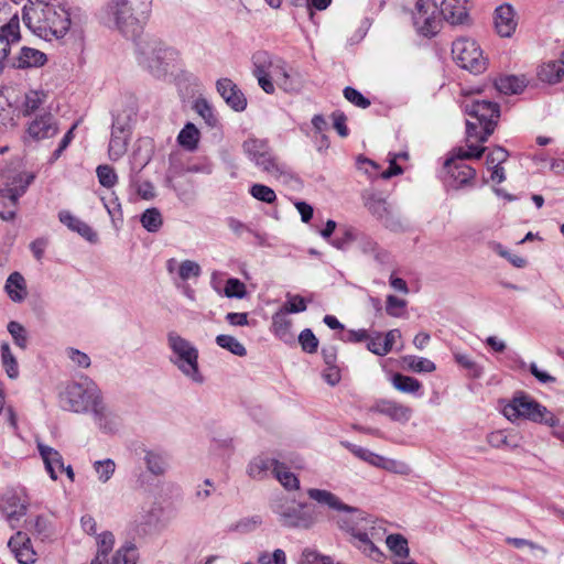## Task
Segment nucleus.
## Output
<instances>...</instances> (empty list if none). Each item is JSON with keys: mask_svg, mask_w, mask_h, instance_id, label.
Returning a JSON list of instances; mask_svg holds the SVG:
<instances>
[{"mask_svg": "<svg viewBox=\"0 0 564 564\" xmlns=\"http://www.w3.org/2000/svg\"><path fill=\"white\" fill-rule=\"evenodd\" d=\"M402 361L408 369L417 373H430L436 369V366L432 360L415 355H406L402 357Z\"/></svg>", "mask_w": 564, "mask_h": 564, "instance_id": "obj_40", "label": "nucleus"}, {"mask_svg": "<svg viewBox=\"0 0 564 564\" xmlns=\"http://www.w3.org/2000/svg\"><path fill=\"white\" fill-rule=\"evenodd\" d=\"M391 383L394 389L402 393L416 394L422 388V383L417 379L402 373H394Z\"/></svg>", "mask_w": 564, "mask_h": 564, "instance_id": "obj_36", "label": "nucleus"}, {"mask_svg": "<svg viewBox=\"0 0 564 564\" xmlns=\"http://www.w3.org/2000/svg\"><path fill=\"white\" fill-rule=\"evenodd\" d=\"M285 311L279 310L272 316L271 332L272 334L285 344L294 341V334L292 332V319L288 316Z\"/></svg>", "mask_w": 564, "mask_h": 564, "instance_id": "obj_30", "label": "nucleus"}, {"mask_svg": "<svg viewBox=\"0 0 564 564\" xmlns=\"http://www.w3.org/2000/svg\"><path fill=\"white\" fill-rule=\"evenodd\" d=\"M96 173L100 185L104 187L112 188L118 182V175L110 165H99Z\"/></svg>", "mask_w": 564, "mask_h": 564, "instance_id": "obj_52", "label": "nucleus"}, {"mask_svg": "<svg viewBox=\"0 0 564 564\" xmlns=\"http://www.w3.org/2000/svg\"><path fill=\"white\" fill-rule=\"evenodd\" d=\"M539 78L549 84H554L564 78V53L558 61H550L542 64L538 70Z\"/></svg>", "mask_w": 564, "mask_h": 564, "instance_id": "obj_32", "label": "nucleus"}, {"mask_svg": "<svg viewBox=\"0 0 564 564\" xmlns=\"http://www.w3.org/2000/svg\"><path fill=\"white\" fill-rule=\"evenodd\" d=\"M307 496L311 500L315 501L319 506L327 507L329 510L336 511L337 514L333 517L336 522L338 518L354 520V519H366V512L359 508L345 503L338 496L326 489L310 488Z\"/></svg>", "mask_w": 564, "mask_h": 564, "instance_id": "obj_14", "label": "nucleus"}, {"mask_svg": "<svg viewBox=\"0 0 564 564\" xmlns=\"http://www.w3.org/2000/svg\"><path fill=\"white\" fill-rule=\"evenodd\" d=\"M46 55L43 52L24 46L21 48L14 65L18 68L41 67L46 63Z\"/></svg>", "mask_w": 564, "mask_h": 564, "instance_id": "obj_33", "label": "nucleus"}, {"mask_svg": "<svg viewBox=\"0 0 564 564\" xmlns=\"http://www.w3.org/2000/svg\"><path fill=\"white\" fill-rule=\"evenodd\" d=\"M252 63V74L267 94L274 93L273 82L284 91L300 90L301 82L296 78L297 75L290 74L286 63L281 58L272 57L269 53L260 51L253 54Z\"/></svg>", "mask_w": 564, "mask_h": 564, "instance_id": "obj_2", "label": "nucleus"}, {"mask_svg": "<svg viewBox=\"0 0 564 564\" xmlns=\"http://www.w3.org/2000/svg\"><path fill=\"white\" fill-rule=\"evenodd\" d=\"M93 467L97 475L98 480L102 484H106L107 481H109L116 470V464L110 458L96 460L93 464Z\"/></svg>", "mask_w": 564, "mask_h": 564, "instance_id": "obj_46", "label": "nucleus"}, {"mask_svg": "<svg viewBox=\"0 0 564 564\" xmlns=\"http://www.w3.org/2000/svg\"><path fill=\"white\" fill-rule=\"evenodd\" d=\"M140 221L149 232H156L163 224L162 215L156 208H148L141 215Z\"/></svg>", "mask_w": 564, "mask_h": 564, "instance_id": "obj_45", "label": "nucleus"}, {"mask_svg": "<svg viewBox=\"0 0 564 564\" xmlns=\"http://www.w3.org/2000/svg\"><path fill=\"white\" fill-rule=\"evenodd\" d=\"M249 193L257 200L267 204H272L276 200L275 192L271 187L263 184L256 183L251 185V187L249 188Z\"/></svg>", "mask_w": 564, "mask_h": 564, "instance_id": "obj_49", "label": "nucleus"}, {"mask_svg": "<svg viewBox=\"0 0 564 564\" xmlns=\"http://www.w3.org/2000/svg\"><path fill=\"white\" fill-rule=\"evenodd\" d=\"M34 174L22 169L21 163H11L0 175V217L11 220L15 216L18 199L34 180Z\"/></svg>", "mask_w": 564, "mask_h": 564, "instance_id": "obj_4", "label": "nucleus"}, {"mask_svg": "<svg viewBox=\"0 0 564 564\" xmlns=\"http://www.w3.org/2000/svg\"><path fill=\"white\" fill-rule=\"evenodd\" d=\"M96 555L108 558V555L112 551L115 545V536L110 531H104L96 536Z\"/></svg>", "mask_w": 564, "mask_h": 564, "instance_id": "obj_50", "label": "nucleus"}, {"mask_svg": "<svg viewBox=\"0 0 564 564\" xmlns=\"http://www.w3.org/2000/svg\"><path fill=\"white\" fill-rule=\"evenodd\" d=\"M139 552L137 546L127 542L122 544L112 556L111 564H137Z\"/></svg>", "mask_w": 564, "mask_h": 564, "instance_id": "obj_41", "label": "nucleus"}, {"mask_svg": "<svg viewBox=\"0 0 564 564\" xmlns=\"http://www.w3.org/2000/svg\"><path fill=\"white\" fill-rule=\"evenodd\" d=\"M344 97L359 108L366 109L370 106V100L352 87H346L344 89Z\"/></svg>", "mask_w": 564, "mask_h": 564, "instance_id": "obj_61", "label": "nucleus"}, {"mask_svg": "<svg viewBox=\"0 0 564 564\" xmlns=\"http://www.w3.org/2000/svg\"><path fill=\"white\" fill-rule=\"evenodd\" d=\"M299 564H334L329 556H324L315 550L306 547L302 551Z\"/></svg>", "mask_w": 564, "mask_h": 564, "instance_id": "obj_53", "label": "nucleus"}, {"mask_svg": "<svg viewBox=\"0 0 564 564\" xmlns=\"http://www.w3.org/2000/svg\"><path fill=\"white\" fill-rule=\"evenodd\" d=\"M58 219L70 231L78 234L88 242L96 243L98 241L97 232L87 223L73 215L70 212L61 210L58 213Z\"/></svg>", "mask_w": 564, "mask_h": 564, "instance_id": "obj_25", "label": "nucleus"}, {"mask_svg": "<svg viewBox=\"0 0 564 564\" xmlns=\"http://www.w3.org/2000/svg\"><path fill=\"white\" fill-rule=\"evenodd\" d=\"M366 207L375 217L382 221L386 228L393 231L402 228L401 219L391 212L386 199L371 197L367 200Z\"/></svg>", "mask_w": 564, "mask_h": 564, "instance_id": "obj_21", "label": "nucleus"}, {"mask_svg": "<svg viewBox=\"0 0 564 564\" xmlns=\"http://www.w3.org/2000/svg\"><path fill=\"white\" fill-rule=\"evenodd\" d=\"M143 462L147 469L154 476H163L170 467L169 454L161 449L145 451Z\"/></svg>", "mask_w": 564, "mask_h": 564, "instance_id": "obj_31", "label": "nucleus"}, {"mask_svg": "<svg viewBox=\"0 0 564 564\" xmlns=\"http://www.w3.org/2000/svg\"><path fill=\"white\" fill-rule=\"evenodd\" d=\"M262 524V519L260 516H251L243 519H240L235 524V530L240 533H249L258 529Z\"/></svg>", "mask_w": 564, "mask_h": 564, "instance_id": "obj_60", "label": "nucleus"}, {"mask_svg": "<svg viewBox=\"0 0 564 564\" xmlns=\"http://www.w3.org/2000/svg\"><path fill=\"white\" fill-rule=\"evenodd\" d=\"M66 355L70 359V361L79 368L86 369L90 366V358L84 351H80L75 348H67Z\"/></svg>", "mask_w": 564, "mask_h": 564, "instance_id": "obj_64", "label": "nucleus"}, {"mask_svg": "<svg viewBox=\"0 0 564 564\" xmlns=\"http://www.w3.org/2000/svg\"><path fill=\"white\" fill-rule=\"evenodd\" d=\"M1 358L9 378L15 379L19 376V367L15 357L11 352L9 344L1 345Z\"/></svg>", "mask_w": 564, "mask_h": 564, "instance_id": "obj_47", "label": "nucleus"}, {"mask_svg": "<svg viewBox=\"0 0 564 564\" xmlns=\"http://www.w3.org/2000/svg\"><path fill=\"white\" fill-rule=\"evenodd\" d=\"M241 148L248 160L271 178L285 181L291 176L289 166L279 159L268 140L250 137Z\"/></svg>", "mask_w": 564, "mask_h": 564, "instance_id": "obj_6", "label": "nucleus"}, {"mask_svg": "<svg viewBox=\"0 0 564 564\" xmlns=\"http://www.w3.org/2000/svg\"><path fill=\"white\" fill-rule=\"evenodd\" d=\"M215 340L220 348L226 349L238 357L247 355L246 347L234 336L218 335Z\"/></svg>", "mask_w": 564, "mask_h": 564, "instance_id": "obj_43", "label": "nucleus"}, {"mask_svg": "<svg viewBox=\"0 0 564 564\" xmlns=\"http://www.w3.org/2000/svg\"><path fill=\"white\" fill-rule=\"evenodd\" d=\"M118 0H109L100 10L99 17L104 24L113 26L126 36H134L145 23L150 14L137 15L131 4L121 6Z\"/></svg>", "mask_w": 564, "mask_h": 564, "instance_id": "obj_10", "label": "nucleus"}, {"mask_svg": "<svg viewBox=\"0 0 564 564\" xmlns=\"http://www.w3.org/2000/svg\"><path fill=\"white\" fill-rule=\"evenodd\" d=\"M8 332L12 336L14 343L20 348L24 349L28 345V336L25 328L18 322H10L8 324Z\"/></svg>", "mask_w": 564, "mask_h": 564, "instance_id": "obj_58", "label": "nucleus"}, {"mask_svg": "<svg viewBox=\"0 0 564 564\" xmlns=\"http://www.w3.org/2000/svg\"><path fill=\"white\" fill-rule=\"evenodd\" d=\"M508 159V152L501 147L495 148L491 152L488 153L486 158V164L488 169L494 166H501L503 162Z\"/></svg>", "mask_w": 564, "mask_h": 564, "instance_id": "obj_62", "label": "nucleus"}, {"mask_svg": "<svg viewBox=\"0 0 564 564\" xmlns=\"http://www.w3.org/2000/svg\"><path fill=\"white\" fill-rule=\"evenodd\" d=\"M22 18L25 26L45 41L63 39L72 24L65 0H29Z\"/></svg>", "mask_w": 564, "mask_h": 564, "instance_id": "obj_1", "label": "nucleus"}, {"mask_svg": "<svg viewBox=\"0 0 564 564\" xmlns=\"http://www.w3.org/2000/svg\"><path fill=\"white\" fill-rule=\"evenodd\" d=\"M299 343L305 352H316L318 347V339L310 328L302 330L299 335Z\"/></svg>", "mask_w": 564, "mask_h": 564, "instance_id": "obj_57", "label": "nucleus"}, {"mask_svg": "<svg viewBox=\"0 0 564 564\" xmlns=\"http://www.w3.org/2000/svg\"><path fill=\"white\" fill-rule=\"evenodd\" d=\"M0 508L11 527H15L26 513L28 501L24 496L10 491L2 497Z\"/></svg>", "mask_w": 564, "mask_h": 564, "instance_id": "obj_20", "label": "nucleus"}, {"mask_svg": "<svg viewBox=\"0 0 564 564\" xmlns=\"http://www.w3.org/2000/svg\"><path fill=\"white\" fill-rule=\"evenodd\" d=\"M455 361L463 368L469 371V375L474 378H480L482 375V368L475 362L470 356L454 351Z\"/></svg>", "mask_w": 564, "mask_h": 564, "instance_id": "obj_51", "label": "nucleus"}, {"mask_svg": "<svg viewBox=\"0 0 564 564\" xmlns=\"http://www.w3.org/2000/svg\"><path fill=\"white\" fill-rule=\"evenodd\" d=\"M11 553L20 564H33L36 561V552L33 549L26 533L17 532L8 542Z\"/></svg>", "mask_w": 564, "mask_h": 564, "instance_id": "obj_22", "label": "nucleus"}, {"mask_svg": "<svg viewBox=\"0 0 564 564\" xmlns=\"http://www.w3.org/2000/svg\"><path fill=\"white\" fill-rule=\"evenodd\" d=\"M47 95L44 90H29L24 95L21 104V111L24 116H29L40 108L46 101Z\"/></svg>", "mask_w": 564, "mask_h": 564, "instance_id": "obj_37", "label": "nucleus"}, {"mask_svg": "<svg viewBox=\"0 0 564 564\" xmlns=\"http://www.w3.org/2000/svg\"><path fill=\"white\" fill-rule=\"evenodd\" d=\"M367 348L369 351L377 356H386L389 354V347H387V344H384L383 336L379 332H376L372 336H369Z\"/></svg>", "mask_w": 564, "mask_h": 564, "instance_id": "obj_56", "label": "nucleus"}, {"mask_svg": "<svg viewBox=\"0 0 564 564\" xmlns=\"http://www.w3.org/2000/svg\"><path fill=\"white\" fill-rule=\"evenodd\" d=\"M406 305L408 302L405 300L389 294L386 300V312L392 317H400L402 316Z\"/></svg>", "mask_w": 564, "mask_h": 564, "instance_id": "obj_54", "label": "nucleus"}, {"mask_svg": "<svg viewBox=\"0 0 564 564\" xmlns=\"http://www.w3.org/2000/svg\"><path fill=\"white\" fill-rule=\"evenodd\" d=\"M166 343L171 350L170 362L192 382L202 384L205 379L199 369L198 348L174 330L167 333Z\"/></svg>", "mask_w": 564, "mask_h": 564, "instance_id": "obj_8", "label": "nucleus"}, {"mask_svg": "<svg viewBox=\"0 0 564 564\" xmlns=\"http://www.w3.org/2000/svg\"><path fill=\"white\" fill-rule=\"evenodd\" d=\"M465 112L473 119L466 122L467 142L471 139L484 143L495 130L500 111L496 102L471 99L463 104Z\"/></svg>", "mask_w": 564, "mask_h": 564, "instance_id": "obj_5", "label": "nucleus"}, {"mask_svg": "<svg viewBox=\"0 0 564 564\" xmlns=\"http://www.w3.org/2000/svg\"><path fill=\"white\" fill-rule=\"evenodd\" d=\"M58 132V126L50 112H44L36 116L28 124L26 133L28 137L34 141H41L55 137Z\"/></svg>", "mask_w": 564, "mask_h": 564, "instance_id": "obj_19", "label": "nucleus"}, {"mask_svg": "<svg viewBox=\"0 0 564 564\" xmlns=\"http://www.w3.org/2000/svg\"><path fill=\"white\" fill-rule=\"evenodd\" d=\"M199 135L198 129L193 123L188 122L180 131L177 142L182 148L194 151L197 148Z\"/></svg>", "mask_w": 564, "mask_h": 564, "instance_id": "obj_38", "label": "nucleus"}, {"mask_svg": "<svg viewBox=\"0 0 564 564\" xmlns=\"http://www.w3.org/2000/svg\"><path fill=\"white\" fill-rule=\"evenodd\" d=\"M119 4L128 6L131 4L137 15L150 14L152 8V0H118Z\"/></svg>", "mask_w": 564, "mask_h": 564, "instance_id": "obj_63", "label": "nucleus"}, {"mask_svg": "<svg viewBox=\"0 0 564 564\" xmlns=\"http://www.w3.org/2000/svg\"><path fill=\"white\" fill-rule=\"evenodd\" d=\"M370 411L389 417L391 421L406 424L412 416V409L392 399L377 400Z\"/></svg>", "mask_w": 564, "mask_h": 564, "instance_id": "obj_18", "label": "nucleus"}, {"mask_svg": "<svg viewBox=\"0 0 564 564\" xmlns=\"http://www.w3.org/2000/svg\"><path fill=\"white\" fill-rule=\"evenodd\" d=\"M165 268L170 274H175L182 282L196 279L202 274L200 265L194 260L178 262L176 259L171 258L166 261Z\"/></svg>", "mask_w": 564, "mask_h": 564, "instance_id": "obj_27", "label": "nucleus"}, {"mask_svg": "<svg viewBox=\"0 0 564 564\" xmlns=\"http://www.w3.org/2000/svg\"><path fill=\"white\" fill-rule=\"evenodd\" d=\"M102 399L101 390L88 377L66 384L58 394L59 406L78 414L90 413Z\"/></svg>", "mask_w": 564, "mask_h": 564, "instance_id": "obj_7", "label": "nucleus"}, {"mask_svg": "<svg viewBox=\"0 0 564 564\" xmlns=\"http://www.w3.org/2000/svg\"><path fill=\"white\" fill-rule=\"evenodd\" d=\"M278 464L279 462L273 458L257 456L249 463L247 473L253 479H263L270 470L274 474Z\"/></svg>", "mask_w": 564, "mask_h": 564, "instance_id": "obj_34", "label": "nucleus"}, {"mask_svg": "<svg viewBox=\"0 0 564 564\" xmlns=\"http://www.w3.org/2000/svg\"><path fill=\"white\" fill-rule=\"evenodd\" d=\"M36 446L50 478L56 480L59 469H64L63 456L58 451L42 442H37Z\"/></svg>", "mask_w": 564, "mask_h": 564, "instance_id": "obj_28", "label": "nucleus"}, {"mask_svg": "<svg viewBox=\"0 0 564 564\" xmlns=\"http://www.w3.org/2000/svg\"><path fill=\"white\" fill-rule=\"evenodd\" d=\"M138 65L155 78H164L177 66L178 52L159 39L145 37L137 42Z\"/></svg>", "mask_w": 564, "mask_h": 564, "instance_id": "obj_3", "label": "nucleus"}, {"mask_svg": "<svg viewBox=\"0 0 564 564\" xmlns=\"http://www.w3.org/2000/svg\"><path fill=\"white\" fill-rule=\"evenodd\" d=\"M4 290L13 302H22L28 295L25 280L19 272L9 275Z\"/></svg>", "mask_w": 564, "mask_h": 564, "instance_id": "obj_35", "label": "nucleus"}, {"mask_svg": "<svg viewBox=\"0 0 564 564\" xmlns=\"http://www.w3.org/2000/svg\"><path fill=\"white\" fill-rule=\"evenodd\" d=\"M413 22L420 34L424 36L436 34L441 25L437 3L434 0H417Z\"/></svg>", "mask_w": 564, "mask_h": 564, "instance_id": "obj_15", "label": "nucleus"}, {"mask_svg": "<svg viewBox=\"0 0 564 564\" xmlns=\"http://www.w3.org/2000/svg\"><path fill=\"white\" fill-rule=\"evenodd\" d=\"M468 0H443L441 13L451 24H463L468 19Z\"/></svg>", "mask_w": 564, "mask_h": 564, "instance_id": "obj_26", "label": "nucleus"}, {"mask_svg": "<svg viewBox=\"0 0 564 564\" xmlns=\"http://www.w3.org/2000/svg\"><path fill=\"white\" fill-rule=\"evenodd\" d=\"M336 524L340 530H344L351 534L355 539V545L362 551L368 556H371L375 560H379L382 553L379 549L373 544L370 539V535H375L376 527L375 521L366 513V519H354L350 520L344 518H338L336 520Z\"/></svg>", "mask_w": 564, "mask_h": 564, "instance_id": "obj_12", "label": "nucleus"}, {"mask_svg": "<svg viewBox=\"0 0 564 564\" xmlns=\"http://www.w3.org/2000/svg\"><path fill=\"white\" fill-rule=\"evenodd\" d=\"M495 86L497 90H499L502 94H519L523 90L525 87V83L522 78H519L517 76L510 75L500 77L496 80Z\"/></svg>", "mask_w": 564, "mask_h": 564, "instance_id": "obj_42", "label": "nucleus"}, {"mask_svg": "<svg viewBox=\"0 0 564 564\" xmlns=\"http://www.w3.org/2000/svg\"><path fill=\"white\" fill-rule=\"evenodd\" d=\"M129 133V118L122 119L120 115L113 116L108 149L111 160L116 161L126 153Z\"/></svg>", "mask_w": 564, "mask_h": 564, "instance_id": "obj_17", "label": "nucleus"}, {"mask_svg": "<svg viewBox=\"0 0 564 564\" xmlns=\"http://www.w3.org/2000/svg\"><path fill=\"white\" fill-rule=\"evenodd\" d=\"M467 150L459 148L455 151V156L447 159L444 163V170L447 177L445 182L452 188L458 189L468 184L476 175L475 170L464 162L466 159H479L484 151V147L475 145L467 142Z\"/></svg>", "mask_w": 564, "mask_h": 564, "instance_id": "obj_11", "label": "nucleus"}, {"mask_svg": "<svg viewBox=\"0 0 564 564\" xmlns=\"http://www.w3.org/2000/svg\"><path fill=\"white\" fill-rule=\"evenodd\" d=\"M453 58L456 63L471 73L479 74L486 69V58L476 41L471 39H457L452 45Z\"/></svg>", "mask_w": 564, "mask_h": 564, "instance_id": "obj_13", "label": "nucleus"}, {"mask_svg": "<svg viewBox=\"0 0 564 564\" xmlns=\"http://www.w3.org/2000/svg\"><path fill=\"white\" fill-rule=\"evenodd\" d=\"M130 183L142 199L150 200L155 197V189L151 182H139L135 177H132Z\"/></svg>", "mask_w": 564, "mask_h": 564, "instance_id": "obj_59", "label": "nucleus"}, {"mask_svg": "<svg viewBox=\"0 0 564 564\" xmlns=\"http://www.w3.org/2000/svg\"><path fill=\"white\" fill-rule=\"evenodd\" d=\"M272 510L278 516L279 522L286 528L310 529L316 522L313 513L305 510L304 503L294 507L278 502L272 507Z\"/></svg>", "mask_w": 564, "mask_h": 564, "instance_id": "obj_16", "label": "nucleus"}, {"mask_svg": "<svg viewBox=\"0 0 564 564\" xmlns=\"http://www.w3.org/2000/svg\"><path fill=\"white\" fill-rule=\"evenodd\" d=\"M90 414L94 423L105 433L116 432L121 424L119 415L107 406L104 399L90 412Z\"/></svg>", "mask_w": 564, "mask_h": 564, "instance_id": "obj_24", "label": "nucleus"}, {"mask_svg": "<svg viewBox=\"0 0 564 564\" xmlns=\"http://www.w3.org/2000/svg\"><path fill=\"white\" fill-rule=\"evenodd\" d=\"M502 414L510 422L527 420L550 427L558 424V419L546 406L522 391L517 392L503 406Z\"/></svg>", "mask_w": 564, "mask_h": 564, "instance_id": "obj_9", "label": "nucleus"}, {"mask_svg": "<svg viewBox=\"0 0 564 564\" xmlns=\"http://www.w3.org/2000/svg\"><path fill=\"white\" fill-rule=\"evenodd\" d=\"M286 299V302L280 308L281 311H285L286 314H295L306 311V302L301 295L288 294Z\"/></svg>", "mask_w": 564, "mask_h": 564, "instance_id": "obj_55", "label": "nucleus"}, {"mask_svg": "<svg viewBox=\"0 0 564 564\" xmlns=\"http://www.w3.org/2000/svg\"><path fill=\"white\" fill-rule=\"evenodd\" d=\"M514 10L510 4H502L496 9L495 26L498 34L502 37H509L517 28Z\"/></svg>", "mask_w": 564, "mask_h": 564, "instance_id": "obj_29", "label": "nucleus"}, {"mask_svg": "<svg viewBox=\"0 0 564 564\" xmlns=\"http://www.w3.org/2000/svg\"><path fill=\"white\" fill-rule=\"evenodd\" d=\"M386 544L395 556L403 558L409 556L408 540L403 535L398 533L390 534L386 539Z\"/></svg>", "mask_w": 564, "mask_h": 564, "instance_id": "obj_44", "label": "nucleus"}, {"mask_svg": "<svg viewBox=\"0 0 564 564\" xmlns=\"http://www.w3.org/2000/svg\"><path fill=\"white\" fill-rule=\"evenodd\" d=\"M217 91L225 102L236 111L246 109L247 99L236 84L229 78H221L216 84Z\"/></svg>", "mask_w": 564, "mask_h": 564, "instance_id": "obj_23", "label": "nucleus"}, {"mask_svg": "<svg viewBox=\"0 0 564 564\" xmlns=\"http://www.w3.org/2000/svg\"><path fill=\"white\" fill-rule=\"evenodd\" d=\"M273 475L284 489L289 491L300 489L299 478L284 464L275 465Z\"/></svg>", "mask_w": 564, "mask_h": 564, "instance_id": "obj_39", "label": "nucleus"}, {"mask_svg": "<svg viewBox=\"0 0 564 564\" xmlns=\"http://www.w3.org/2000/svg\"><path fill=\"white\" fill-rule=\"evenodd\" d=\"M223 295L228 299H243L247 295V288L243 282L237 278H229L226 281Z\"/></svg>", "mask_w": 564, "mask_h": 564, "instance_id": "obj_48", "label": "nucleus"}]
</instances>
